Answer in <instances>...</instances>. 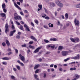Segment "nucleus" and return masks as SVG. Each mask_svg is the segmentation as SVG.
<instances>
[{
  "instance_id": "obj_52",
  "label": "nucleus",
  "mask_w": 80,
  "mask_h": 80,
  "mask_svg": "<svg viewBox=\"0 0 80 80\" xmlns=\"http://www.w3.org/2000/svg\"><path fill=\"white\" fill-rule=\"evenodd\" d=\"M49 27H53V24H52L50 25H49Z\"/></svg>"
},
{
  "instance_id": "obj_2",
  "label": "nucleus",
  "mask_w": 80,
  "mask_h": 80,
  "mask_svg": "<svg viewBox=\"0 0 80 80\" xmlns=\"http://www.w3.org/2000/svg\"><path fill=\"white\" fill-rule=\"evenodd\" d=\"M19 56L20 57V60H21L22 61V62H23V63H27L28 60L25 61V57H24L23 56H22V55H21V54H20Z\"/></svg>"
},
{
  "instance_id": "obj_44",
  "label": "nucleus",
  "mask_w": 80,
  "mask_h": 80,
  "mask_svg": "<svg viewBox=\"0 0 80 80\" xmlns=\"http://www.w3.org/2000/svg\"><path fill=\"white\" fill-rule=\"evenodd\" d=\"M39 71V69L36 70L35 71V73H38Z\"/></svg>"
},
{
  "instance_id": "obj_36",
  "label": "nucleus",
  "mask_w": 80,
  "mask_h": 80,
  "mask_svg": "<svg viewBox=\"0 0 80 80\" xmlns=\"http://www.w3.org/2000/svg\"><path fill=\"white\" fill-rule=\"evenodd\" d=\"M2 45L3 46V47H5L6 46V44L5 43V42H3L2 43Z\"/></svg>"
},
{
  "instance_id": "obj_10",
  "label": "nucleus",
  "mask_w": 80,
  "mask_h": 80,
  "mask_svg": "<svg viewBox=\"0 0 80 80\" xmlns=\"http://www.w3.org/2000/svg\"><path fill=\"white\" fill-rule=\"evenodd\" d=\"M42 47H39L36 48L35 50L34 51V53H38L39 52V50L41 49L42 48Z\"/></svg>"
},
{
  "instance_id": "obj_61",
  "label": "nucleus",
  "mask_w": 80,
  "mask_h": 80,
  "mask_svg": "<svg viewBox=\"0 0 80 80\" xmlns=\"http://www.w3.org/2000/svg\"><path fill=\"white\" fill-rule=\"evenodd\" d=\"M50 52H48L46 53V55H48V54H50Z\"/></svg>"
},
{
  "instance_id": "obj_30",
  "label": "nucleus",
  "mask_w": 80,
  "mask_h": 80,
  "mask_svg": "<svg viewBox=\"0 0 80 80\" xmlns=\"http://www.w3.org/2000/svg\"><path fill=\"white\" fill-rule=\"evenodd\" d=\"M13 48L15 50V52H16V53H18V50H17V49H15V48Z\"/></svg>"
},
{
  "instance_id": "obj_6",
  "label": "nucleus",
  "mask_w": 80,
  "mask_h": 80,
  "mask_svg": "<svg viewBox=\"0 0 80 80\" xmlns=\"http://www.w3.org/2000/svg\"><path fill=\"white\" fill-rule=\"evenodd\" d=\"M5 33H7L9 31V29H8V23H6L5 24Z\"/></svg>"
},
{
  "instance_id": "obj_33",
  "label": "nucleus",
  "mask_w": 80,
  "mask_h": 80,
  "mask_svg": "<svg viewBox=\"0 0 80 80\" xmlns=\"http://www.w3.org/2000/svg\"><path fill=\"white\" fill-rule=\"evenodd\" d=\"M16 67L19 70H20V66L17 65L16 66Z\"/></svg>"
},
{
  "instance_id": "obj_53",
  "label": "nucleus",
  "mask_w": 80,
  "mask_h": 80,
  "mask_svg": "<svg viewBox=\"0 0 80 80\" xmlns=\"http://www.w3.org/2000/svg\"><path fill=\"white\" fill-rule=\"evenodd\" d=\"M31 24L32 27H35V25H34V24H33V23L32 22H31Z\"/></svg>"
},
{
  "instance_id": "obj_27",
  "label": "nucleus",
  "mask_w": 80,
  "mask_h": 80,
  "mask_svg": "<svg viewBox=\"0 0 80 80\" xmlns=\"http://www.w3.org/2000/svg\"><path fill=\"white\" fill-rule=\"evenodd\" d=\"M38 7L40 9H42V5L39 4L38 5Z\"/></svg>"
},
{
  "instance_id": "obj_42",
  "label": "nucleus",
  "mask_w": 80,
  "mask_h": 80,
  "mask_svg": "<svg viewBox=\"0 0 80 80\" xmlns=\"http://www.w3.org/2000/svg\"><path fill=\"white\" fill-rule=\"evenodd\" d=\"M3 11L4 13H7V9L5 8H3Z\"/></svg>"
},
{
  "instance_id": "obj_18",
  "label": "nucleus",
  "mask_w": 80,
  "mask_h": 80,
  "mask_svg": "<svg viewBox=\"0 0 80 80\" xmlns=\"http://www.w3.org/2000/svg\"><path fill=\"white\" fill-rule=\"evenodd\" d=\"M34 77L36 80H39V78H38V75L36 74H34Z\"/></svg>"
},
{
  "instance_id": "obj_7",
  "label": "nucleus",
  "mask_w": 80,
  "mask_h": 80,
  "mask_svg": "<svg viewBox=\"0 0 80 80\" xmlns=\"http://www.w3.org/2000/svg\"><path fill=\"white\" fill-rule=\"evenodd\" d=\"M72 58L74 60H79L80 59V54H77L76 56Z\"/></svg>"
},
{
  "instance_id": "obj_29",
  "label": "nucleus",
  "mask_w": 80,
  "mask_h": 80,
  "mask_svg": "<svg viewBox=\"0 0 80 80\" xmlns=\"http://www.w3.org/2000/svg\"><path fill=\"white\" fill-rule=\"evenodd\" d=\"M76 68H71L70 69V70L71 71H73V70H76Z\"/></svg>"
},
{
  "instance_id": "obj_20",
  "label": "nucleus",
  "mask_w": 80,
  "mask_h": 80,
  "mask_svg": "<svg viewBox=\"0 0 80 80\" xmlns=\"http://www.w3.org/2000/svg\"><path fill=\"white\" fill-rule=\"evenodd\" d=\"M2 17V18L3 17H5V18H6V14L4 13H0Z\"/></svg>"
},
{
  "instance_id": "obj_25",
  "label": "nucleus",
  "mask_w": 80,
  "mask_h": 80,
  "mask_svg": "<svg viewBox=\"0 0 80 80\" xmlns=\"http://www.w3.org/2000/svg\"><path fill=\"white\" fill-rule=\"evenodd\" d=\"M65 17L66 19H68V13H66L65 14Z\"/></svg>"
},
{
  "instance_id": "obj_46",
  "label": "nucleus",
  "mask_w": 80,
  "mask_h": 80,
  "mask_svg": "<svg viewBox=\"0 0 80 80\" xmlns=\"http://www.w3.org/2000/svg\"><path fill=\"white\" fill-rule=\"evenodd\" d=\"M15 77L13 76H11V78L12 79V80H14L15 79Z\"/></svg>"
},
{
  "instance_id": "obj_34",
  "label": "nucleus",
  "mask_w": 80,
  "mask_h": 80,
  "mask_svg": "<svg viewBox=\"0 0 80 80\" xmlns=\"http://www.w3.org/2000/svg\"><path fill=\"white\" fill-rule=\"evenodd\" d=\"M22 47H27V44H24L23 45H22Z\"/></svg>"
},
{
  "instance_id": "obj_51",
  "label": "nucleus",
  "mask_w": 80,
  "mask_h": 80,
  "mask_svg": "<svg viewBox=\"0 0 80 80\" xmlns=\"http://www.w3.org/2000/svg\"><path fill=\"white\" fill-rule=\"evenodd\" d=\"M16 23H17L18 25H20V23H19L18 21H16Z\"/></svg>"
},
{
  "instance_id": "obj_26",
  "label": "nucleus",
  "mask_w": 80,
  "mask_h": 80,
  "mask_svg": "<svg viewBox=\"0 0 80 80\" xmlns=\"http://www.w3.org/2000/svg\"><path fill=\"white\" fill-rule=\"evenodd\" d=\"M19 28L20 30H21L24 31V30H23V26L20 25V27H19Z\"/></svg>"
},
{
  "instance_id": "obj_14",
  "label": "nucleus",
  "mask_w": 80,
  "mask_h": 80,
  "mask_svg": "<svg viewBox=\"0 0 80 80\" xmlns=\"http://www.w3.org/2000/svg\"><path fill=\"white\" fill-rule=\"evenodd\" d=\"M2 60H10V59H11V58H10L7 57H5L2 58Z\"/></svg>"
},
{
  "instance_id": "obj_50",
  "label": "nucleus",
  "mask_w": 80,
  "mask_h": 80,
  "mask_svg": "<svg viewBox=\"0 0 80 80\" xmlns=\"http://www.w3.org/2000/svg\"><path fill=\"white\" fill-rule=\"evenodd\" d=\"M55 46L54 45H53V46H51V47L52 48H54L55 47Z\"/></svg>"
},
{
  "instance_id": "obj_16",
  "label": "nucleus",
  "mask_w": 80,
  "mask_h": 80,
  "mask_svg": "<svg viewBox=\"0 0 80 80\" xmlns=\"http://www.w3.org/2000/svg\"><path fill=\"white\" fill-rule=\"evenodd\" d=\"M30 38L32 40H33L35 41V42H37V40L36 39V38H35L33 36H31Z\"/></svg>"
},
{
  "instance_id": "obj_63",
  "label": "nucleus",
  "mask_w": 80,
  "mask_h": 80,
  "mask_svg": "<svg viewBox=\"0 0 80 80\" xmlns=\"http://www.w3.org/2000/svg\"><path fill=\"white\" fill-rule=\"evenodd\" d=\"M44 66H48V64H46V63H44L43 64Z\"/></svg>"
},
{
  "instance_id": "obj_32",
  "label": "nucleus",
  "mask_w": 80,
  "mask_h": 80,
  "mask_svg": "<svg viewBox=\"0 0 80 80\" xmlns=\"http://www.w3.org/2000/svg\"><path fill=\"white\" fill-rule=\"evenodd\" d=\"M44 42H45V43H49V42H50V41H49L46 39H44Z\"/></svg>"
},
{
  "instance_id": "obj_40",
  "label": "nucleus",
  "mask_w": 80,
  "mask_h": 80,
  "mask_svg": "<svg viewBox=\"0 0 80 80\" xmlns=\"http://www.w3.org/2000/svg\"><path fill=\"white\" fill-rule=\"evenodd\" d=\"M44 9L45 13H48V11H47V9L45 8H44Z\"/></svg>"
},
{
  "instance_id": "obj_1",
  "label": "nucleus",
  "mask_w": 80,
  "mask_h": 80,
  "mask_svg": "<svg viewBox=\"0 0 80 80\" xmlns=\"http://www.w3.org/2000/svg\"><path fill=\"white\" fill-rule=\"evenodd\" d=\"M70 39L71 41L74 43H78L80 42V39L78 38H75L74 39L72 38H70Z\"/></svg>"
},
{
  "instance_id": "obj_15",
  "label": "nucleus",
  "mask_w": 80,
  "mask_h": 80,
  "mask_svg": "<svg viewBox=\"0 0 80 80\" xmlns=\"http://www.w3.org/2000/svg\"><path fill=\"white\" fill-rule=\"evenodd\" d=\"M39 67H40V64H36L34 68V70H35V69L38 68Z\"/></svg>"
},
{
  "instance_id": "obj_56",
  "label": "nucleus",
  "mask_w": 80,
  "mask_h": 80,
  "mask_svg": "<svg viewBox=\"0 0 80 80\" xmlns=\"http://www.w3.org/2000/svg\"><path fill=\"white\" fill-rule=\"evenodd\" d=\"M43 60H42V58H39L38 59V61L39 62H42Z\"/></svg>"
},
{
  "instance_id": "obj_48",
  "label": "nucleus",
  "mask_w": 80,
  "mask_h": 80,
  "mask_svg": "<svg viewBox=\"0 0 80 80\" xmlns=\"http://www.w3.org/2000/svg\"><path fill=\"white\" fill-rule=\"evenodd\" d=\"M2 64L3 65H7V63L6 62H2Z\"/></svg>"
},
{
  "instance_id": "obj_57",
  "label": "nucleus",
  "mask_w": 80,
  "mask_h": 80,
  "mask_svg": "<svg viewBox=\"0 0 80 80\" xmlns=\"http://www.w3.org/2000/svg\"><path fill=\"white\" fill-rule=\"evenodd\" d=\"M59 70L60 72H62V71L63 70V69L62 68H60Z\"/></svg>"
},
{
  "instance_id": "obj_9",
  "label": "nucleus",
  "mask_w": 80,
  "mask_h": 80,
  "mask_svg": "<svg viewBox=\"0 0 80 80\" xmlns=\"http://www.w3.org/2000/svg\"><path fill=\"white\" fill-rule=\"evenodd\" d=\"M24 27L26 28L25 30L26 31H27V32H30V30L29 29V28L28 27V26L26 24L24 25Z\"/></svg>"
},
{
  "instance_id": "obj_21",
  "label": "nucleus",
  "mask_w": 80,
  "mask_h": 80,
  "mask_svg": "<svg viewBox=\"0 0 80 80\" xmlns=\"http://www.w3.org/2000/svg\"><path fill=\"white\" fill-rule=\"evenodd\" d=\"M80 45L79 44H77L75 46V48H80Z\"/></svg>"
},
{
  "instance_id": "obj_60",
  "label": "nucleus",
  "mask_w": 80,
  "mask_h": 80,
  "mask_svg": "<svg viewBox=\"0 0 80 80\" xmlns=\"http://www.w3.org/2000/svg\"><path fill=\"white\" fill-rule=\"evenodd\" d=\"M20 23L21 24H22V25H23V24H24V22L23 21H21Z\"/></svg>"
},
{
  "instance_id": "obj_8",
  "label": "nucleus",
  "mask_w": 80,
  "mask_h": 80,
  "mask_svg": "<svg viewBox=\"0 0 80 80\" xmlns=\"http://www.w3.org/2000/svg\"><path fill=\"white\" fill-rule=\"evenodd\" d=\"M15 32H16V30L15 29H14L13 31H11L10 33L9 36H10V37L13 36L14 33H15Z\"/></svg>"
},
{
  "instance_id": "obj_13",
  "label": "nucleus",
  "mask_w": 80,
  "mask_h": 80,
  "mask_svg": "<svg viewBox=\"0 0 80 80\" xmlns=\"http://www.w3.org/2000/svg\"><path fill=\"white\" fill-rule=\"evenodd\" d=\"M15 20H22V17H20V16H18L16 17V18H15Z\"/></svg>"
},
{
  "instance_id": "obj_3",
  "label": "nucleus",
  "mask_w": 80,
  "mask_h": 80,
  "mask_svg": "<svg viewBox=\"0 0 80 80\" xmlns=\"http://www.w3.org/2000/svg\"><path fill=\"white\" fill-rule=\"evenodd\" d=\"M74 24L76 26H78L79 27L80 26V21L79 20H77V18H75L74 21Z\"/></svg>"
},
{
  "instance_id": "obj_39",
  "label": "nucleus",
  "mask_w": 80,
  "mask_h": 80,
  "mask_svg": "<svg viewBox=\"0 0 80 80\" xmlns=\"http://www.w3.org/2000/svg\"><path fill=\"white\" fill-rule=\"evenodd\" d=\"M12 52H9L7 54V55H10L11 54H12Z\"/></svg>"
},
{
  "instance_id": "obj_4",
  "label": "nucleus",
  "mask_w": 80,
  "mask_h": 80,
  "mask_svg": "<svg viewBox=\"0 0 80 80\" xmlns=\"http://www.w3.org/2000/svg\"><path fill=\"white\" fill-rule=\"evenodd\" d=\"M56 4L61 8H62V7H63V4L61 3L60 1H57L56 2Z\"/></svg>"
},
{
  "instance_id": "obj_22",
  "label": "nucleus",
  "mask_w": 80,
  "mask_h": 80,
  "mask_svg": "<svg viewBox=\"0 0 80 80\" xmlns=\"http://www.w3.org/2000/svg\"><path fill=\"white\" fill-rule=\"evenodd\" d=\"M18 16V14H17V13H15L14 14V19H15V18H17V17Z\"/></svg>"
},
{
  "instance_id": "obj_49",
  "label": "nucleus",
  "mask_w": 80,
  "mask_h": 80,
  "mask_svg": "<svg viewBox=\"0 0 80 80\" xmlns=\"http://www.w3.org/2000/svg\"><path fill=\"white\" fill-rule=\"evenodd\" d=\"M20 14L21 15H22V16H23L24 15V14H23V12H20Z\"/></svg>"
},
{
  "instance_id": "obj_45",
  "label": "nucleus",
  "mask_w": 80,
  "mask_h": 80,
  "mask_svg": "<svg viewBox=\"0 0 80 80\" xmlns=\"http://www.w3.org/2000/svg\"><path fill=\"white\" fill-rule=\"evenodd\" d=\"M16 38L18 39H20V37L19 35H17L16 36Z\"/></svg>"
},
{
  "instance_id": "obj_5",
  "label": "nucleus",
  "mask_w": 80,
  "mask_h": 80,
  "mask_svg": "<svg viewBox=\"0 0 80 80\" xmlns=\"http://www.w3.org/2000/svg\"><path fill=\"white\" fill-rule=\"evenodd\" d=\"M68 51H63L61 52V54L62 56H63V57H65V56L68 55Z\"/></svg>"
},
{
  "instance_id": "obj_17",
  "label": "nucleus",
  "mask_w": 80,
  "mask_h": 80,
  "mask_svg": "<svg viewBox=\"0 0 80 80\" xmlns=\"http://www.w3.org/2000/svg\"><path fill=\"white\" fill-rule=\"evenodd\" d=\"M63 47L62 46H60L58 47V50L62 51L63 49Z\"/></svg>"
},
{
  "instance_id": "obj_11",
  "label": "nucleus",
  "mask_w": 80,
  "mask_h": 80,
  "mask_svg": "<svg viewBox=\"0 0 80 80\" xmlns=\"http://www.w3.org/2000/svg\"><path fill=\"white\" fill-rule=\"evenodd\" d=\"M75 78L74 79H72V80H77V79H78V78H80V76L78 75L77 74H75Z\"/></svg>"
},
{
  "instance_id": "obj_43",
  "label": "nucleus",
  "mask_w": 80,
  "mask_h": 80,
  "mask_svg": "<svg viewBox=\"0 0 80 80\" xmlns=\"http://www.w3.org/2000/svg\"><path fill=\"white\" fill-rule=\"evenodd\" d=\"M44 18H45V19H46V20H49V19H50V18H49V17L48 16H47Z\"/></svg>"
},
{
  "instance_id": "obj_64",
  "label": "nucleus",
  "mask_w": 80,
  "mask_h": 80,
  "mask_svg": "<svg viewBox=\"0 0 80 80\" xmlns=\"http://www.w3.org/2000/svg\"><path fill=\"white\" fill-rule=\"evenodd\" d=\"M35 22L36 23V24H38V20H36Z\"/></svg>"
},
{
  "instance_id": "obj_58",
  "label": "nucleus",
  "mask_w": 80,
  "mask_h": 80,
  "mask_svg": "<svg viewBox=\"0 0 80 80\" xmlns=\"http://www.w3.org/2000/svg\"><path fill=\"white\" fill-rule=\"evenodd\" d=\"M75 62H70L69 63V64H75Z\"/></svg>"
},
{
  "instance_id": "obj_55",
  "label": "nucleus",
  "mask_w": 80,
  "mask_h": 80,
  "mask_svg": "<svg viewBox=\"0 0 80 80\" xmlns=\"http://www.w3.org/2000/svg\"><path fill=\"white\" fill-rule=\"evenodd\" d=\"M20 64V65H21V66H22V67H23V66H24V64H23V63L22 62H21Z\"/></svg>"
},
{
  "instance_id": "obj_28",
  "label": "nucleus",
  "mask_w": 80,
  "mask_h": 80,
  "mask_svg": "<svg viewBox=\"0 0 80 80\" xmlns=\"http://www.w3.org/2000/svg\"><path fill=\"white\" fill-rule=\"evenodd\" d=\"M29 47L31 48H32V49H34V48H35V47H34V46H33L31 45H29Z\"/></svg>"
},
{
  "instance_id": "obj_35",
  "label": "nucleus",
  "mask_w": 80,
  "mask_h": 80,
  "mask_svg": "<svg viewBox=\"0 0 80 80\" xmlns=\"http://www.w3.org/2000/svg\"><path fill=\"white\" fill-rule=\"evenodd\" d=\"M33 41H31L29 42V45H32V44H33Z\"/></svg>"
},
{
  "instance_id": "obj_37",
  "label": "nucleus",
  "mask_w": 80,
  "mask_h": 80,
  "mask_svg": "<svg viewBox=\"0 0 80 80\" xmlns=\"http://www.w3.org/2000/svg\"><path fill=\"white\" fill-rule=\"evenodd\" d=\"M50 5H52L53 7H54L55 6V3H53V2H51L50 3Z\"/></svg>"
},
{
  "instance_id": "obj_23",
  "label": "nucleus",
  "mask_w": 80,
  "mask_h": 80,
  "mask_svg": "<svg viewBox=\"0 0 80 80\" xmlns=\"http://www.w3.org/2000/svg\"><path fill=\"white\" fill-rule=\"evenodd\" d=\"M50 41H57V39L56 38H51L50 39Z\"/></svg>"
},
{
  "instance_id": "obj_31",
  "label": "nucleus",
  "mask_w": 80,
  "mask_h": 80,
  "mask_svg": "<svg viewBox=\"0 0 80 80\" xmlns=\"http://www.w3.org/2000/svg\"><path fill=\"white\" fill-rule=\"evenodd\" d=\"M76 7L77 8H80V3L77 4L76 5Z\"/></svg>"
},
{
  "instance_id": "obj_54",
  "label": "nucleus",
  "mask_w": 80,
  "mask_h": 80,
  "mask_svg": "<svg viewBox=\"0 0 80 80\" xmlns=\"http://www.w3.org/2000/svg\"><path fill=\"white\" fill-rule=\"evenodd\" d=\"M23 12H24V13H28V12L27 10H24L23 11Z\"/></svg>"
},
{
  "instance_id": "obj_62",
  "label": "nucleus",
  "mask_w": 80,
  "mask_h": 80,
  "mask_svg": "<svg viewBox=\"0 0 80 80\" xmlns=\"http://www.w3.org/2000/svg\"><path fill=\"white\" fill-rule=\"evenodd\" d=\"M44 28H48V27H47V26H46V25H44Z\"/></svg>"
},
{
  "instance_id": "obj_24",
  "label": "nucleus",
  "mask_w": 80,
  "mask_h": 80,
  "mask_svg": "<svg viewBox=\"0 0 80 80\" xmlns=\"http://www.w3.org/2000/svg\"><path fill=\"white\" fill-rule=\"evenodd\" d=\"M6 7V5H5V4L4 3H3L2 5V8H5Z\"/></svg>"
},
{
  "instance_id": "obj_38",
  "label": "nucleus",
  "mask_w": 80,
  "mask_h": 80,
  "mask_svg": "<svg viewBox=\"0 0 80 80\" xmlns=\"http://www.w3.org/2000/svg\"><path fill=\"white\" fill-rule=\"evenodd\" d=\"M15 28V26L13 25H12V30H14Z\"/></svg>"
},
{
  "instance_id": "obj_59",
  "label": "nucleus",
  "mask_w": 80,
  "mask_h": 80,
  "mask_svg": "<svg viewBox=\"0 0 80 80\" xmlns=\"http://www.w3.org/2000/svg\"><path fill=\"white\" fill-rule=\"evenodd\" d=\"M11 50H11V49L10 48H8L7 50L8 52H10L11 51Z\"/></svg>"
},
{
  "instance_id": "obj_19",
  "label": "nucleus",
  "mask_w": 80,
  "mask_h": 80,
  "mask_svg": "<svg viewBox=\"0 0 80 80\" xmlns=\"http://www.w3.org/2000/svg\"><path fill=\"white\" fill-rule=\"evenodd\" d=\"M6 43L7 45L8 46V47H9V46H10V42L8 40L6 39Z\"/></svg>"
},
{
  "instance_id": "obj_47",
  "label": "nucleus",
  "mask_w": 80,
  "mask_h": 80,
  "mask_svg": "<svg viewBox=\"0 0 80 80\" xmlns=\"http://www.w3.org/2000/svg\"><path fill=\"white\" fill-rule=\"evenodd\" d=\"M46 77H47V74H46V73H44V76L43 77H44V78H46Z\"/></svg>"
},
{
  "instance_id": "obj_12",
  "label": "nucleus",
  "mask_w": 80,
  "mask_h": 80,
  "mask_svg": "<svg viewBox=\"0 0 80 80\" xmlns=\"http://www.w3.org/2000/svg\"><path fill=\"white\" fill-rule=\"evenodd\" d=\"M14 6H15V7H16V8H18V9H19L20 10H21V8H20L18 6V5L17 4L16 2H14Z\"/></svg>"
},
{
  "instance_id": "obj_41",
  "label": "nucleus",
  "mask_w": 80,
  "mask_h": 80,
  "mask_svg": "<svg viewBox=\"0 0 80 80\" xmlns=\"http://www.w3.org/2000/svg\"><path fill=\"white\" fill-rule=\"evenodd\" d=\"M70 59L69 58H67L66 59H65L64 60V62H67V61H68V60H69Z\"/></svg>"
}]
</instances>
